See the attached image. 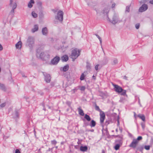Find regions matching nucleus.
Listing matches in <instances>:
<instances>
[{
  "mask_svg": "<svg viewBox=\"0 0 153 153\" xmlns=\"http://www.w3.org/2000/svg\"><path fill=\"white\" fill-rule=\"evenodd\" d=\"M120 148V144H119V143H117L114 147V149L116 150H118V149H119Z\"/></svg>",
  "mask_w": 153,
  "mask_h": 153,
  "instance_id": "obj_30",
  "label": "nucleus"
},
{
  "mask_svg": "<svg viewBox=\"0 0 153 153\" xmlns=\"http://www.w3.org/2000/svg\"><path fill=\"white\" fill-rule=\"evenodd\" d=\"M112 85L114 87V90L116 92L118 93H120L121 95H126L127 96L126 94V90L123 89L122 87L118 85L113 84Z\"/></svg>",
  "mask_w": 153,
  "mask_h": 153,
  "instance_id": "obj_2",
  "label": "nucleus"
},
{
  "mask_svg": "<svg viewBox=\"0 0 153 153\" xmlns=\"http://www.w3.org/2000/svg\"><path fill=\"white\" fill-rule=\"evenodd\" d=\"M143 149H144V146H140L136 148V151H137V150H139L140 152H143Z\"/></svg>",
  "mask_w": 153,
  "mask_h": 153,
  "instance_id": "obj_25",
  "label": "nucleus"
},
{
  "mask_svg": "<svg viewBox=\"0 0 153 153\" xmlns=\"http://www.w3.org/2000/svg\"><path fill=\"white\" fill-rule=\"evenodd\" d=\"M88 149L87 146H81L80 148V149L82 152H86Z\"/></svg>",
  "mask_w": 153,
  "mask_h": 153,
  "instance_id": "obj_18",
  "label": "nucleus"
},
{
  "mask_svg": "<svg viewBox=\"0 0 153 153\" xmlns=\"http://www.w3.org/2000/svg\"><path fill=\"white\" fill-rule=\"evenodd\" d=\"M81 51L80 50H77V48L74 49L71 51V56L72 57H74L75 59H76L80 54Z\"/></svg>",
  "mask_w": 153,
  "mask_h": 153,
  "instance_id": "obj_5",
  "label": "nucleus"
},
{
  "mask_svg": "<svg viewBox=\"0 0 153 153\" xmlns=\"http://www.w3.org/2000/svg\"><path fill=\"white\" fill-rule=\"evenodd\" d=\"M107 17L108 18V20L109 21H111L109 18L108 17V13H107Z\"/></svg>",
  "mask_w": 153,
  "mask_h": 153,
  "instance_id": "obj_53",
  "label": "nucleus"
},
{
  "mask_svg": "<svg viewBox=\"0 0 153 153\" xmlns=\"http://www.w3.org/2000/svg\"><path fill=\"white\" fill-rule=\"evenodd\" d=\"M116 137H119V139H117L115 140V142L116 143H119L120 144V145L122 144V138L120 136H119V135H116Z\"/></svg>",
  "mask_w": 153,
  "mask_h": 153,
  "instance_id": "obj_15",
  "label": "nucleus"
},
{
  "mask_svg": "<svg viewBox=\"0 0 153 153\" xmlns=\"http://www.w3.org/2000/svg\"><path fill=\"white\" fill-rule=\"evenodd\" d=\"M34 3L35 1L34 0H30L28 4V7L31 8L33 7V4Z\"/></svg>",
  "mask_w": 153,
  "mask_h": 153,
  "instance_id": "obj_17",
  "label": "nucleus"
},
{
  "mask_svg": "<svg viewBox=\"0 0 153 153\" xmlns=\"http://www.w3.org/2000/svg\"><path fill=\"white\" fill-rule=\"evenodd\" d=\"M89 131H91V132H93L94 131V130L93 129H90V130H89Z\"/></svg>",
  "mask_w": 153,
  "mask_h": 153,
  "instance_id": "obj_57",
  "label": "nucleus"
},
{
  "mask_svg": "<svg viewBox=\"0 0 153 153\" xmlns=\"http://www.w3.org/2000/svg\"><path fill=\"white\" fill-rule=\"evenodd\" d=\"M117 59H116V58H115V59L113 60V63H112V65H116V64H117Z\"/></svg>",
  "mask_w": 153,
  "mask_h": 153,
  "instance_id": "obj_37",
  "label": "nucleus"
},
{
  "mask_svg": "<svg viewBox=\"0 0 153 153\" xmlns=\"http://www.w3.org/2000/svg\"><path fill=\"white\" fill-rule=\"evenodd\" d=\"M111 122V121L110 120H106L105 121V125L106 126H108V124H110V123Z\"/></svg>",
  "mask_w": 153,
  "mask_h": 153,
  "instance_id": "obj_36",
  "label": "nucleus"
},
{
  "mask_svg": "<svg viewBox=\"0 0 153 153\" xmlns=\"http://www.w3.org/2000/svg\"><path fill=\"white\" fill-rule=\"evenodd\" d=\"M64 143H64V141H62V142H61V144H64Z\"/></svg>",
  "mask_w": 153,
  "mask_h": 153,
  "instance_id": "obj_62",
  "label": "nucleus"
},
{
  "mask_svg": "<svg viewBox=\"0 0 153 153\" xmlns=\"http://www.w3.org/2000/svg\"><path fill=\"white\" fill-rule=\"evenodd\" d=\"M3 49V46L1 45V44H0V51H2Z\"/></svg>",
  "mask_w": 153,
  "mask_h": 153,
  "instance_id": "obj_51",
  "label": "nucleus"
},
{
  "mask_svg": "<svg viewBox=\"0 0 153 153\" xmlns=\"http://www.w3.org/2000/svg\"><path fill=\"white\" fill-rule=\"evenodd\" d=\"M96 124V123L95 121L94 120H92L90 123V126L91 127H93V126H95Z\"/></svg>",
  "mask_w": 153,
  "mask_h": 153,
  "instance_id": "obj_23",
  "label": "nucleus"
},
{
  "mask_svg": "<svg viewBox=\"0 0 153 153\" xmlns=\"http://www.w3.org/2000/svg\"><path fill=\"white\" fill-rule=\"evenodd\" d=\"M126 11L128 12H129L130 11V7L129 6H127L126 7Z\"/></svg>",
  "mask_w": 153,
  "mask_h": 153,
  "instance_id": "obj_41",
  "label": "nucleus"
},
{
  "mask_svg": "<svg viewBox=\"0 0 153 153\" xmlns=\"http://www.w3.org/2000/svg\"><path fill=\"white\" fill-rule=\"evenodd\" d=\"M53 149V148H52V149H50V148H49V149L48 150H47V152H48V151H50L51 150H52V149Z\"/></svg>",
  "mask_w": 153,
  "mask_h": 153,
  "instance_id": "obj_59",
  "label": "nucleus"
},
{
  "mask_svg": "<svg viewBox=\"0 0 153 153\" xmlns=\"http://www.w3.org/2000/svg\"><path fill=\"white\" fill-rule=\"evenodd\" d=\"M57 143V141L55 140H53L51 141V143L52 144H53V145H55Z\"/></svg>",
  "mask_w": 153,
  "mask_h": 153,
  "instance_id": "obj_39",
  "label": "nucleus"
},
{
  "mask_svg": "<svg viewBox=\"0 0 153 153\" xmlns=\"http://www.w3.org/2000/svg\"><path fill=\"white\" fill-rule=\"evenodd\" d=\"M100 121L101 123H102L104 122V120L105 119V113L104 112L102 111L101 112H100Z\"/></svg>",
  "mask_w": 153,
  "mask_h": 153,
  "instance_id": "obj_11",
  "label": "nucleus"
},
{
  "mask_svg": "<svg viewBox=\"0 0 153 153\" xmlns=\"http://www.w3.org/2000/svg\"><path fill=\"white\" fill-rule=\"evenodd\" d=\"M99 66V65H96V66H95V68L96 69V71H97V70L98 69V67Z\"/></svg>",
  "mask_w": 153,
  "mask_h": 153,
  "instance_id": "obj_48",
  "label": "nucleus"
},
{
  "mask_svg": "<svg viewBox=\"0 0 153 153\" xmlns=\"http://www.w3.org/2000/svg\"><path fill=\"white\" fill-rule=\"evenodd\" d=\"M102 153H105V151L104 150V149H103L102 150Z\"/></svg>",
  "mask_w": 153,
  "mask_h": 153,
  "instance_id": "obj_61",
  "label": "nucleus"
},
{
  "mask_svg": "<svg viewBox=\"0 0 153 153\" xmlns=\"http://www.w3.org/2000/svg\"><path fill=\"white\" fill-rule=\"evenodd\" d=\"M109 10L108 9H107V8H105V9H103V13H106L107 16V14L109 12Z\"/></svg>",
  "mask_w": 153,
  "mask_h": 153,
  "instance_id": "obj_31",
  "label": "nucleus"
},
{
  "mask_svg": "<svg viewBox=\"0 0 153 153\" xmlns=\"http://www.w3.org/2000/svg\"><path fill=\"white\" fill-rule=\"evenodd\" d=\"M38 93L39 94H40L41 95H43L44 94V93L42 92V91H38Z\"/></svg>",
  "mask_w": 153,
  "mask_h": 153,
  "instance_id": "obj_47",
  "label": "nucleus"
},
{
  "mask_svg": "<svg viewBox=\"0 0 153 153\" xmlns=\"http://www.w3.org/2000/svg\"><path fill=\"white\" fill-rule=\"evenodd\" d=\"M95 35L98 38V39H99L100 44H102V41L101 38L99 36V35H98V34H95Z\"/></svg>",
  "mask_w": 153,
  "mask_h": 153,
  "instance_id": "obj_34",
  "label": "nucleus"
},
{
  "mask_svg": "<svg viewBox=\"0 0 153 153\" xmlns=\"http://www.w3.org/2000/svg\"><path fill=\"white\" fill-rule=\"evenodd\" d=\"M137 139H134L131 143L129 145V146L130 147L133 148V149H135L137 146Z\"/></svg>",
  "mask_w": 153,
  "mask_h": 153,
  "instance_id": "obj_13",
  "label": "nucleus"
},
{
  "mask_svg": "<svg viewBox=\"0 0 153 153\" xmlns=\"http://www.w3.org/2000/svg\"><path fill=\"white\" fill-rule=\"evenodd\" d=\"M143 138L141 136H139L136 139L137 142V145L138 143V141H140V140H141Z\"/></svg>",
  "mask_w": 153,
  "mask_h": 153,
  "instance_id": "obj_33",
  "label": "nucleus"
},
{
  "mask_svg": "<svg viewBox=\"0 0 153 153\" xmlns=\"http://www.w3.org/2000/svg\"><path fill=\"white\" fill-rule=\"evenodd\" d=\"M52 11L54 13L56 12L57 11L56 10H54V9H53V10H52Z\"/></svg>",
  "mask_w": 153,
  "mask_h": 153,
  "instance_id": "obj_58",
  "label": "nucleus"
},
{
  "mask_svg": "<svg viewBox=\"0 0 153 153\" xmlns=\"http://www.w3.org/2000/svg\"><path fill=\"white\" fill-rule=\"evenodd\" d=\"M140 26V24L139 23L136 24L135 25V27L136 29H138L139 28Z\"/></svg>",
  "mask_w": 153,
  "mask_h": 153,
  "instance_id": "obj_42",
  "label": "nucleus"
},
{
  "mask_svg": "<svg viewBox=\"0 0 153 153\" xmlns=\"http://www.w3.org/2000/svg\"><path fill=\"white\" fill-rule=\"evenodd\" d=\"M86 68L87 69L90 71L91 69V66L90 63L89 62H86Z\"/></svg>",
  "mask_w": 153,
  "mask_h": 153,
  "instance_id": "obj_26",
  "label": "nucleus"
},
{
  "mask_svg": "<svg viewBox=\"0 0 153 153\" xmlns=\"http://www.w3.org/2000/svg\"><path fill=\"white\" fill-rule=\"evenodd\" d=\"M43 74L44 76V79L46 82H50L51 81V76L49 74H47L45 72H43Z\"/></svg>",
  "mask_w": 153,
  "mask_h": 153,
  "instance_id": "obj_9",
  "label": "nucleus"
},
{
  "mask_svg": "<svg viewBox=\"0 0 153 153\" xmlns=\"http://www.w3.org/2000/svg\"><path fill=\"white\" fill-rule=\"evenodd\" d=\"M39 29V25H35L34 26V27L33 29H31V31L33 33H34L36 31H37Z\"/></svg>",
  "mask_w": 153,
  "mask_h": 153,
  "instance_id": "obj_20",
  "label": "nucleus"
},
{
  "mask_svg": "<svg viewBox=\"0 0 153 153\" xmlns=\"http://www.w3.org/2000/svg\"><path fill=\"white\" fill-rule=\"evenodd\" d=\"M37 5L39 8H42V3L40 1H38L37 2Z\"/></svg>",
  "mask_w": 153,
  "mask_h": 153,
  "instance_id": "obj_29",
  "label": "nucleus"
},
{
  "mask_svg": "<svg viewBox=\"0 0 153 153\" xmlns=\"http://www.w3.org/2000/svg\"><path fill=\"white\" fill-rule=\"evenodd\" d=\"M12 116L13 118L15 119L16 121H17L19 117V113L17 109H15V112L12 114Z\"/></svg>",
  "mask_w": 153,
  "mask_h": 153,
  "instance_id": "obj_12",
  "label": "nucleus"
},
{
  "mask_svg": "<svg viewBox=\"0 0 153 153\" xmlns=\"http://www.w3.org/2000/svg\"><path fill=\"white\" fill-rule=\"evenodd\" d=\"M77 109L78 110L79 113L80 115L83 116L84 115V113L83 109L81 108V107H79Z\"/></svg>",
  "mask_w": 153,
  "mask_h": 153,
  "instance_id": "obj_21",
  "label": "nucleus"
},
{
  "mask_svg": "<svg viewBox=\"0 0 153 153\" xmlns=\"http://www.w3.org/2000/svg\"><path fill=\"white\" fill-rule=\"evenodd\" d=\"M69 67V65L67 64V65H65L62 68V71H68Z\"/></svg>",
  "mask_w": 153,
  "mask_h": 153,
  "instance_id": "obj_24",
  "label": "nucleus"
},
{
  "mask_svg": "<svg viewBox=\"0 0 153 153\" xmlns=\"http://www.w3.org/2000/svg\"><path fill=\"white\" fill-rule=\"evenodd\" d=\"M127 78H128V77H127V76H123V79H128Z\"/></svg>",
  "mask_w": 153,
  "mask_h": 153,
  "instance_id": "obj_52",
  "label": "nucleus"
},
{
  "mask_svg": "<svg viewBox=\"0 0 153 153\" xmlns=\"http://www.w3.org/2000/svg\"><path fill=\"white\" fill-rule=\"evenodd\" d=\"M115 6V3H113L112 4V7L113 8V7H114Z\"/></svg>",
  "mask_w": 153,
  "mask_h": 153,
  "instance_id": "obj_54",
  "label": "nucleus"
},
{
  "mask_svg": "<svg viewBox=\"0 0 153 153\" xmlns=\"http://www.w3.org/2000/svg\"><path fill=\"white\" fill-rule=\"evenodd\" d=\"M84 118H85L87 121H90L91 120V118H90L89 115H88L87 114H86L85 115Z\"/></svg>",
  "mask_w": 153,
  "mask_h": 153,
  "instance_id": "obj_27",
  "label": "nucleus"
},
{
  "mask_svg": "<svg viewBox=\"0 0 153 153\" xmlns=\"http://www.w3.org/2000/svg\"><path fill=\"white\" fill-rule=\"evenodd\" d=\"M92 78L94 79H96V76H94V75H93V76H92Z\"/></svg>",
  "mask_w": 153,
  "mask_h": 153,
  "instance_id": "obj_55",
  "label": "nucleus"
},
{
  "mask_svg": "<svg viewBox=\"0 0 153 153\" xmlns=\"http://www.w3.org/2000/svg\"><path fill=\"white\" fill-rule=\"evenodd\" d=\"M35 42V39L33 37L29 36L27 40V45L30 48H32L34 46Z\"/></svg>",
  "mask_w": 153,
  "mask_h": 153,
  "instance_id": "obj_4",
  "label": "nucleus"
},
{
  "mask_svg": "<svg viewBox=\"0 0 153 153\" xmlns=\"http://www.w3.org/2000/svg\"><path fill=\"white\" fill-rule=\"evenodd\" d=\"M150 148V145H145L144 146L145 149L146 150H149Z\"/></svg>",
  "mask_w": 153,
  "mask_h": 153,
  "instance_id": "obj_40",
  "label": "nucleus"
},
{
  "mask_svg": "<svg viewBox=\"0 0 153 153\" xmlns=\"http://www.w3.org/2000/svg\"><path fill=\"white\" fill-rule=\"evenodd\" d=\"M61 59L62 61H67L68 59V57L67 55L65 54L62 57Z\"/></svg>",
  "mask_w": 153,
  "mask_h": 153,
  "instance_id": "obj_19",
  "label": "nucleus"
},
{
  "mask_svg": "<svg viewBox=\"0 0 153 153\" xmlns=\"http://www.w3.org/2000/svg\"><path fill=\"white\" fill-rule=\"evenodd\" d=\"M124 100V99L123 98H121L119 101L120 102H123Z\"/></svg>",
  "mask_w": 153,
  "mask_h": 153,
  "instance_id": "obj_49",
  "label": "nucleus"
},
{
  "mask_svg": "<svg viewBox=\"0 0 153 153\" xmlns=\"http://www.w3.org/2000/svg\"><path fill=\"white\" fill-rule=\"evenodd\" d=\"M85 86H81V87L80 88V90L81 91H84L85 90Z\"/></svg>",
  "mask_w": 153,
  "mask_h": 153,
  "instance_id": "obj_45",
  "label": "nucleus"
},
{
  "mask_svg": "<svg viewBox=\"0 0 153 153\" xmlns=\"http://www.w3.org/2000/svg\"><path fill=\"white\" fill-rule=\"evenodd\" d=\"M134 116L135 117H136V113L135 112H134Z\"/></svg>",
  "mask_w": 153,
  "mask_h": 153,
  "instance_id": "obj_63",
  "label": "nucleus"
},
{
  "mask_svg": "<svg viewBox=\"0 0 153 153\" xmlns=\"http://www.w3.org/2000/svg\"><path fill=\"white\" fill-rule=\"evenodd\" d=\"M0 89L3 91H5L6 90V88L5 85L3 84H1V82H0Z\"/></svg>",
  "mask_w": 153,
  "mask_h": 153,
  "instance_id": "obj_22",
  "label": "nucleus"
},
{
  "mask_svg": "<svg viewBox=\"0 0 153 153\" xmlns=\"http://www.w3.org/2000/svg\"><path fill=\"white\" fill-rule=\"evenodd\" d=\"M9 5L10 7L12 8L9 13V15H11V16L13 17L14 15V9L16 8L17 7V4L16 1H14L13 0H10Z\"/></svg>",
  "mask_w": 153,
  "mask_h": 153,
  "instance_id": "obj_3",
  "label": "nucleus"
},
{
  "mask_svg": "<svg viewBox=\"0 0 153 153\" xmlns=\"http://www.w3.org/2000/svg\"><path fill=\"white\" fill-rule=\"evenodd\" d=\"M120 20L119 19V18L118 16L117 15H114L112 18V20L111 21V22L114 25L118 23V22H120Z\"/></svg>",
  "mask_w": 153,
  "mask_h": 153,
  "instance_id": "obj_7",
  "label": "nucleus"
},
{
  "mask_svg": "<svg viewBox=\"0 0 153 153\" xmlns=\"http://www.w3.org/2000/svg\"><path fill=\"white\" fill-rule=\"evenodd\" d=\"M32 15L33 17L34 18H36V17H37L38 15L37 14V13H36L35 12H32Z\"/></svg>",
  "mask_w": 153,
  "mask_h": 153,
  "instance_id": "obj_35",
  "label": "nucleus"
},
{
  "mask_svg": "<svg viewBox=\"0 0 153 153\" xmlns=\"http://www.w3.org/2000/svg\"><path fill=\"white\" fill-rule=\"evenodd\" d=\"M60 59V58L58 56H56L51 61V63L52 65H56L59 62Z\"/></svg>",
  "mask_w": 153,
  "mask_h": 153,
  "instance_id": "obj_10",
  "label": "nucleus"
},
{
  "mask_svg": "<svg viewBox=\"0 0 153 153\" xmlns=\"http://www.w3.org/2000/svg\"><path fill=\"white\" fill-rule=\"evenodd\" d=\"M36 56L37 57L40 58L43 60H45L50 57L49 54L47 53L44 52H41L39 48H38L36 50Z\"/></svg>",
  "mask_w": 153,
  "mask_h": 153,
  "instance_id": "obj_1",
  "label": "nucleus"
},
{
  "mask_svg": "<svg viewBox=\"0 0 153 153\" xmlns=\"http://www.w3.org/2000/svg\"><path fill=\"white\" fill-rule=\"evenodd\" d=\"M15 153H20V152L19 149H16L15 150Z\"/></svg>",
  "mask_w": 153,
  "mask_h": 153,
  "instance_id": "obj_46",
  "label": "nucleus"
},
{
  "mask_svg": "<svg viewBox=\"0 0 153 153\" xmlns=\"http://www.w3.org/2000/svg\"><path fill=\"white\" fill-rule=\"evenodd\" d=\"M141 125L143 129H144L145 127V124L144 123H141Z\"/></svg>",
  "mask_w": 153,
  "mask_h": 153,
  "instance_id": "obj_44",
  "label": "nucleus"
},
{
  "mask_svg": "<svg viewBox=\"0 0 153 153\" xmlns=\"http://www.w3.org/2000/svg\"><path fill=\"white\" fill-rule=\"evenodd\" d=\"M6 105V103L5 102H3V103H2L0 105V106L1 107H4Z\"/></svg>",
  "mask_w": 153,
  "mask_h": 153,
  "instance_id": "obj_43",
  "label": "nucleus"
},
{
  "mask_svg": "<svg viewBox=\"0 0 153 153\" xmlns=\"http://www.w3.org/2000/svg\"><path fill=\"white\" fill-rule=\"evenodd\" d=\"M148 8V6L147 4H142L141 7H140L139 9V11L140 12H143L144 11H146Z\"/></svg>",
  "mask_w": 153,
  "mask_h": 153,
  "instance_id": "obj_8",
  "label": "nucleus"
},
{
  "mask_svg": "<svg viewBox=\"0 0 153 153\" xmlns=\"http://www.w3.org/2000/svg\"><path fill=\"white\" fill-rule=\"evenodd\" d=\"M66 104H68V105H70L71 104V102L70 101H66Z\"/></svg>",
  "mask_w": 153,
  "mask_h": 153,
  "instance_id": "obj_50",
  "label": "nucleus"
},
{
  "mask_svg": "<svg viewBox=\"0 0 153 153\" xmlns=\"http://www.w3.org/2000/svg\"><path fill=\"white\" fill-rule=\"evenodd\" d=\"M22 42L21 41H19L16 44V48L21 49L22 47Z\"/></svg>",
  "mask_w": 153,
  "mask_h": 153,
  "instance_id": "obj_16",
  "label": "nucleus"
},
{
  "mask_svg": "<svg viewBox=\"0 0 153 153\" xmlns=\"http://www.w3.org/2000/svg\"><path fill=\"white\" fill-rule=\"evenodd\" d=\"M63 14L64 13L63 11L61 10H59L57 13V15L55 16V18L62 22L63 20Z\"/></svg>",
  "mask_w": 153,
  "mask_h": 153,
  "instance_id": "obj_6",
  "label": "nucleus"
},
{
  "mask_svg": "<svg viewBox=\"0 0 153 153\" xmlns=\"http://www.w3.org/2000/svg\"><path fill=\"white\" fill-rule=\"evenodd\" d=\"M120 124V122H119V119H118L117 120V124L118 125H119V124Z\"/></svg>",
  "mask_w": 153,
  "mask_h": 153,
  "instance_id": "obj_60",
  "label": "nucleus"
},
{
  "mask_svg": "<svg viewBox=\"0 0 153 153\" xmlns=\"http://www.w3.org/2000/svg\"><path fill=\"white\" fill-rule=\"evenodd\" d=\"M149 3L150 4H153V0H152L151 1H149Z\"/></svg>",
  "mask_w": 153,
  "mask_h": 153,
  "instance_id": "obj_56",
  "label": "nucleus"
},
{
  "mask_svg": "<svg viewBox=\"0 0 153 153\" xmlns=\"http://www.w3.org/2000/svg\"><path fill=\"white\" fill-rule=\"evenodd\" d=\"M138 117L141 118L143 121H145V117L144 115H141V114H138Z\"/></svg>",
  "mask_w": 153,
  "mask_h": 153,
  "instance_id": "obj_28",
  "label": "nucleus"
},
{
  "mask_svg": "<svg viewBox=\"0 0 153 153\" xmlns=\"http://www.w3.org/2000/svg\"><path fill=\"white\" fill-rule=\"evenodd\" d=\"M95 108L97 110L99 111H100H100H102L101 109H100V107H99V106H97V105H96L95 106Z\"/></svg>",
  "mask_w": 153,
  "mask_h": 153,
  "instance_id": "obj_38",
  "label": "nucleus"
},
{
  "mask_svg": "<svg viewBox=\"0 0 153 153\" xmlns=\"http://www.w3.org/2000/svg\"><path fill=\"white\" fill-rule=\"evenodd\" d=\"M85 75L84 73H82V74H81L80 77V79L81 80H84V79H85Z\"/></svg>",
  "mask_w": 153,
  "mask_h": 153,
  "instance_id": "obj_32",
  "label": "nucleus"
},
{
  "mask_svg": "<svg viewBox=\"0 0 153 153\" xmlns=\"http://www.w3.org/2000/svg\"><path fill=\"white\" fill-rule=\"evenodd\" d=\"M42 33L44 35H47L48 33V30L46 27H45L42 29Z\"/></svg>",
  "mask_w": 153,
  "mask_h": 153,
  "instance_id": "obj_14",
  "label": "nucleus"
},
{
  "mask_svg": "<svg viewBox=\"0 0 153 153\" xmlns=\"http://www.w3.org/2000/svg\"><path fill=\"white\" fill-rule=\"evenodd\" d=\"M75 58H74H74H73V57H72V60H73V61H74V60H75Z\"/></svg>",
  "mask_w": 153,
  "mask_h": 153,
  "instance_id": "obj_64",
  "label": "nucleus"
}]
</instances>
